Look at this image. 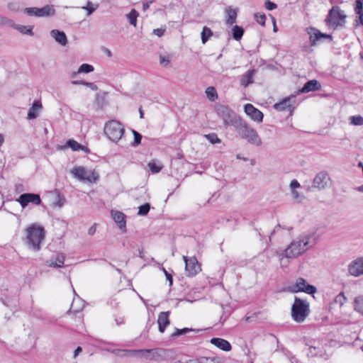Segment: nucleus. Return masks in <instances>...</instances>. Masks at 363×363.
I'll list each match as a JSON object with an SVG mask.
<instances>
[{
  "instance_id": "obj_7",
  "label": "nucleus",
  "mask_w": 363,
  "mask_h": 363,
  "mask_svg": "<svg viewBox=\"0 0 363 363\" xmlns=\"http://www.w3.org/2000/svg\"><path fill=\"white\" fill-rule=\"evenodd\" d=\"M216 110L218 115L222 118L225 126L232 125L235 127L241 120V118L238 116L235 113L227 106L218 104L216 106Z\"/></svg>"
},
{
  "instance_id": "obj_26",
  "label": "nucleus",
  "mask_w": 363,
  "mask_h": 363,
  "mask_svg": "<svg viewBox=\"0 0 363 363\" xmlns=\"http://www.w3.org/2000/svg\"><path fill=\"white\" fill-rule=\"evenodd\" d=\"M255 73V69H250L243 74L240 77V84L244 87H247L249 84L253 83Z\"/></svg>"
},
{
  "instance_id": "obj_49",
  "label": "nucleus",
  "mask_w": 363,
  "mask_h": 363,
  "mask_svg": "<svg viewBox=\"0 0 363 363\" xmlns=\"http://www.w3.org/2000/svg\"><path fill=\"white\" fill-rule=\"evenodd\" d=\"M191 329L188 328H184L182 329H176V331L172 334V337H176L177 336L186 334L187 332L191 331Z\"/></svg>"
},
{
  "instance_id": "obj_54",
  "label": "nucleus",
  "mask_w": 363,
  "mask_h": 363,
  "mask_svg": "<svg viewBox=\"0 0 363 363\" xmlns=\"http://www.w3.org/2000/svg\"><path fill=\"white\" fill-rule=\"evenodd\" d=\"M164 31H165V29L156 28V29L153 30V33L155 35H157L158 37H161V36H162L164 35Z\"/></svg>"
},
{
  "instance_id": "obj_3",
  "label": "nucleus",
  "mask_w": 363,
  "mask_h": 363,
  "mask_svg": "<svg viewBox=\"0 0 363 363\" xmlns=\"http://www.w3.org/2000/svg\"><path fill=\"white\" fill-rule=\"evenodd\" d=\"M311 312L309 303L296 296L291 306V318L296 323H303Z\"/></svg>"
},
{
  "instance_id": "obj_60",
  "label": "nucleus",
  "mask_w": 363,
  "mask_h": 363,
  "mask_svg": "<svg viewBox=\"0 0 363 363\" xmlns=\"http://www.w3.org/2000/svg\"><path fill=\"white\" fill-rule=\"evenodd\" d=\"M291 194H292L293 198L295 199H297L299 198V194L296 190H292L291 191Z\"/></svg>"
},
{
  "instance_id": "obj_16",
  "label": "nucleus",
  "mask_w": 363,
  "mask_h": 363,
  "mask_svg": "<svg viewBox=\"0 0 363 363\" xmlns=\"http://www.w3.org/2000/svg\"><path fill=\"white\" fill-rule=\"evenodd\" d=\"M307 33L309 35V41L311 46L315 45L322 38H328L332 40L331 35L323 33L319 30L313 27L308 28Z\"/></svg>"
},
{
  "instance_id": "obj_35",
  "label": "nucleus",
  "mask_w": 363,
  "mask_h": 363,
  "mask_svg": "<svg viewBox=\"0 0 363 363\" xmlns=\"http://www.w3.org/2000/svg\"><path fill=\"white\" fill-rule=\"evenodd\" d=\"M191 363H221V359L218 357H203L199 361L193 362Z\"/></svg>"
},
{
  "instance_id": "obj_10",
  "label": "nucleus",
  "mask_w": 363,
  "mask_h": 363,
  "mask_svg": "<svg viewBox=\"0 0 363 363\" xmlns=\"http://www.w3.org/2000/svg\"><path fill=\"white\" fill-rule=\"evenodd\" d=\"M73 176L80 181H87L93 183L99 179V175L94 171H86L83 167H76L71 169Z\"/></svg>"
},
{
  "instance_id": "obj_42",
  "label": "nucleus",
  "mask_w": 363,
  "mask_h": 363,
  "mask_svg": "<svg viewBox=\"0 0 363 363\" xmlns=\"http://www.w3.org/2000/svg\"><path fill=\"white\" fill-rule=\"evenodd\" d=\"M350 123L354 125H362L363 117L360 115L352 116L350 118Z\"/></svg>"
},
{
  "instance_id": "obj_12",
  "label": "nucleus",
  "mask_w": 363,
  "mask_h": 363,
  "mask_svg": "<svg viewBox=\"0 0 363 363\" xmlns=\"http://www.w3.org/2000/svg\"><path fill=\"white\" fill-rule=\"evenodd\" d=\"M331 185V179L326 171H320L315 176L312 187L322 191Z\"/></svg>"
},
{
  "instance_id": "obj_59",
  "label": "nucleus",
  "mask_w": 363,
  "mask_h": 363,
  "mask_svg": "<svg viewBox=\"0 0 363 363\" xmlns=\"http://www.w3.org/2000/svg\"><path fill=\"white\" fill-rule=\"evenodd\" d=\"M152 1H147L143 3V11H147L150 8V5L152 3Z\"/></svg>"
},
{
  "instance_id": "obj_27",
  "label": "nucleus",
  "mask_w": 363,
  "mask_h": 363,
  "mask_svg": "<svg viewBox=\"0 0 363 363\" xmlns=\"http://www.w3.org/2000/svg\"><path fill=\"white\" fill-rule=\"evenodd\" d=\"M353 306L354 310L363 316V295L354 298Z\"/></svg>"
},
{
  "instance_id": "obj_20",
  "label": "nucleus",
  "mask_w": 363,
  "mask_h": 363,
  "mask_svg": "<svg viewBox=\"0 0 363 363\" xmlns=\"http://www.w3.org/2000/svg\"><path fill=\"white\" fill-rule=\"evenodd\" d=\"M43 109V106L39 100H35L28 110L27 118L28 120L36 118Z\"/></svg>"
},
{
  "instance_id": "obj_51",
  "label": "nucleus",
  "mask_w": 363,
  "mask_h": 363,
  "mask_svg": "<svg viewBox=\"0 0 363 363\" xmlns=\"http://www.w3.org/2000/svg\"><path fill=\"white\" fill-rule=\"evenodd\" d=\"M277 5L274 2L270 1L269 0H267L265 2V8L269 11H272L277 9Z\"/></svg>"
},
{
  "instance_id": "obj_50",
  "label": "nucleus",
  "mask_w": 363,
  "mask_h": 363,
  "mask_svg": "<svg viewBox=\"0 0 363 363\" xmlns=\"http://www.w3.org/2000/svg\"><path fill=\"white\" fill-rule=\"evenodd\" d=\"M356 13H360L363 12V5L360 0H356V5L354 8Z\"/></svg>"
},
{
  "instance_id": "obj_62",
  "label": "nucleus",
  "mask_w": 363,
  "mask_h": 363,
  "mask_svg": "<svg viewBox=\"0 0 363 363\" xmlns=\"http://www.w3.org/2000/svg\"><path fill=\"white\" fill-rule=\"evenodd\" d=\"M357 14L359 15V21L360 24L363 26V12Z\"/></svg>"
},
{
  "instance_id": "obj_44",
  "label": "nucleus",
  "mask_w": 363,
  "mask_h": 363,
  "mask_svg": "<svg viewBox=\"0 0 363 363\" xmlns=\"http://www.w3.org/2000/svg\"><path fill=\"white\" fill-rule=\"evenodd\" d=\"M346 297L343 292H340L338 295H337L335 298V303L338 304L340 306H343V304L346 302Z\"/></svg>"
},
{
  "instance_id": "obj_5",
  "label": "nucleus",
  "mask_w": 363,
  "mask_h": 363,
  "mask_svg": "<svg viewBox=\"0 0 363 363\" xmlns=\"http://www.w3.org/2000/svg\"><path fill=\"white\" fill-rule=\"evenodd\" d=\"M104 131L110 140L117 143L124 134L125 129L123 124L119 121L111 120L106 123Z\"/></svg>"
},
{
  "instance_id": "obj_11",
  "label": "nucleus",
  "mask_w": 363,
  "mask_h": 363,
  "mask_svg": "<svg viewBox=\"0 0 363 363\" xmlns=\"http://www.w3.org/2000/svg\"><path fill=\"white\" fill-rule=\"evenodd\" d=\"M24 13L29 16L48 17L54 16L55 10L54 6L46 5L42 8L28 7L24 9Z\"/></svg>"
},
{
  "instance_id": "obj_39",
  "label": "nucleus",
  "mask_w": 363,
  "mask_h": 363,
  "mask_svg": "<svg viewBox=\"0 0 363 363\" xmlns=\"http://www.w3.org/2000/svg\"><path fill=\"white\" fill-rule=\"evenodd\" d=\"M147 166L152 173H158L162 169V166L160 163H157L155 161H150Z\"/></svg>"
},
{
  "instance_id": "obj_18",
  "label": "nucleus",
  "mask_w": 363,
  "mask_h": 363,
  "mask_svg": "<svg viewBox=\"0 0 363 363\" xmlns=\"http://www.w3.org/2000/svg\"><path fill=\"white\" fill-rule=\"evenodd\" d=\"M348 271L354 277L363 274V257H359L352 261L349 265Z\"/></svg>"
},
{
  "instance_id": "obj_53",
  "label": "nucleus",
  "mask_w": 363,
  "mask_h": 363,
  "mask_svg": "<svg viewBox=\"0 0 363 363\" xmlns=\"http://www.w3.org/2000/svg\"><path fill=\"white\" fill-rule=\"evenodd\" d=\"M162 271L164 273L167 279L169 282V286H172V282H173V279H172V274H169L164 267H162Z\"/></svg>"
},
{
  "instance_id": "obj_1",
  "label": "nucleus",
  "mask_w": 363,
  "mask_h": 363,
  "mask_svg": "<svg viewBox=\"0 0 363 363\" xmlns=\"http://www.w3.org/2000/svg\"><path fill=\"white\" fill-rule=\"evenodd\" d=\"M311 238V235L308 234L299 235L284 250V257L294 259L303 255L309 248L308 244Z\"/></svg>"
},
{
  "instance_id": "obj_28",
  "label": "nucleus",
  "mask_w": 363,
  "mask_h": 363,
  "mask_svg": "<svg viewBox=\"0 0 363 363\" xmlns=\"http://www.w3.org/2000/svg\"><path fill=\"white\" fill-rule=\"evenodd\" d=\"M13 28L19 31L22 34H26V35H31V36L33 35L32 26H22V25H18V24L15 23Z\"/></svg>"
},
{
  "instance_id": "obj_55",
  "label": "nucleus",
  "mask_w": 363,
  "mask_h": 363,
  "mask_svg": "<svg viewBox=\"0 0 363 363\" xmlns=\"http://www.w3.org/2000/svg\"><path fill=\"white\" fill-rule=\"evenodd\" d=\"M290 186L292 190H295L296 188H298L300 186V184L296 180L294 179L291 182Z\"/></svg>"
},
{
  "instance_id": "obj_57",
  "label": "nucleus",
  "mask_w": 363,
  "mask_h": 363,
  "mask_svg": "<svg viewBox=\"0 0 363 363\" xmlns=\"http://www.w3.org/2000/svg\"><path fill=\"white\" fill-rule=\"evenodd\" d=\"M115 321L118 325H121L125 323L123 317H116Z\"/></svg>"
},
{
  "instance_id": "obj_37",
  "label": "nucleus",
  "mask_w": 363,
  "mask_h": 363,
  "mask_svg": "<svg viewBox=\"0 0 363 363\" xmlns=\"http://www.w3.org/2000/svg\"><path fill=\"white\" fill-rule=\"evenodd\" d=\"M14 24L15 23L12 19H10L4 16H0V26L13 28Z\"/></svg>"
},
{
  "instance_id": "obj_58",
  "label": "nucleus",
  "mask_w": 363,
  "mask_h": 363,
  "mask_svg": "<svg viewBox=\"0 0 363 363\" xmlns=\"http://www.w3.org/2000/svg\"><path fill=\"white\" fill-rule=\"evenodd\" d=\"M96 233V224H94L91 226L88 230V234L89 235H93Z\"/></svg>"
},
{
  "instance_id": "obj_13",
  "label": "nucleus",
  "mask_w": 363,
  "mask_h": 363,
  "mask_svg": "<svg viewBox=\"0 0 363 363\" xmlns=\"http://www.w3.org/2000/svg\"><path fill=\"white\" fill-rule=\"evenodd\" d=\"M20 203L23 208H25L28 203L33 205H40L41 203V199L39 194L33 193H25L19 196L16 200Z\"/></svg>"
},
{
  "instance_id": "obj_33",
  "label": "nucleus",
  "mask_w": 363,
  "mask_h": 363,
  "mask_svg": "<svg viewBox=\"0 0 363 363\" xmlns=\"http://www.w3.org/2000/svg\"><path fill=\"white\" fill-rule=\"evenodd\" d=\"M201 35L202 43L205 44L209 40V38L213 35V32L209 28L204 26L203 28Z\"/></svg>"
},
{
  "instance_id": "obj_41",
  "label": "nucleus",
  "mask_w": 363,
  "mask_h": 363,
  "mask_svg": "<svg viewBox=\"0 0 363 363\" xmlns=\"http://www.w3.org/2000/svg\"><path fill=\"white\" fill-rule=\"evenodd\" d=\"M204 137L211 143V144H216V143H220L221 140L220 138H218V135L215 133H209L207 135H205Z\"/></svg>"
},
{
  "instance_id": "obj_30",
  "label": "nucleus",
  "mask_w": 363,
  "mask_h": 363,
  "mask_svg": "<svg viewBox=\"0 0 363 363\" xmlns=\"http://www.w3.org/2000/svg\"><path fill=\"white\" fill-rule=\"evenodd\" d=\"M232 33L233 38L235 40H240L244 34V29L241 26L235 25L232 28Z\"/></svg>"
},
{
  "instance_id": "obj_56",
  "label": "nucleus",
  "mask_w": 363,
  "mask_h": 363,
  "mask_svg": "<svg viewBox=\"0 0 363 363\" xmlns=\"http://www.w3.org/2000/svg\"><path fill=\"white\" fill-rule=\"evenodd\" d=\"M65 199L64 197H61L59 196V199L57 201L56 204L59 207H62L65 204Z\"/></svg>"
},
{
  "instance_id": "obj_19",
  "label": "nucleus",
  "mask_w": 363,
  "mask_h": 363,
  "mask_svg": "<svg viewBox=\"0 0 363 363\" xmlns=\"http://www.w3.org/2000/svg\"><path fill=\"white\" fill-rule=\"evenodd\" d=\"M210 342L225 352H229L232 350L230 343L223 338L213 337L211 339Z\"/></svg>"
},
{
  "instance_id": "obj_38",
  "label": "nucleus",
  "mask_w": 363,
  "mask_h": 363,
  "mask_svg": "<svg viewBox=\"0 0 363 363\" xmlns=\"http://www.w3.org/2000/svg\"><path fill=\"white\" fill-rule=\"evenodd\" d=\"M77 298H78V300H77V301H78L79 303H81V306H75V303H76V301H76V299H75V298H74V300H73V301H72V305H71L70 309H69V312H68V313H72V312H73V313H79V312H80V311H82V307H83V301H82V299H81L78 296H77Z\"/></svg>"
},
{
  "instance_id": "obj_31",
  "label": "nucleus",
  "mask_w": 363,
  "mask_h": 363,
  "mask_svg": "<svg viewBox=\"0 0 363 363\" xmlns=\"http://www.w3.org/2000/svg\"><path fill=\"white\" fill-rule=\"evenodd\" d=\"M138 16V12L133 9L130 11L129 13L126 15V17L128 19L130 24L135 27L137 25V18Z\"/></svg>"
},
{
  "instance_id": "obj_63",
  "label": "nucleus",
  "mask_w": 363,
  "mask_h": 363,
  "mask_svg": "<svg viewBox=\"0 0 363 363\" xmlns=\"http://www.w3.org/2000/svg\"><path fill=\"white\" fill-rule=\"evenodd\" d=\"M4 142V135L0 133V147L3 145Z\"/></svg>"
},
{
  "instance_id": "obj_17",
  "label": "nucleus",
  "mask_w": 363,
  "mask_h": 363,
  "mask_svg": "<svg viewBox=\"0 0 363 363\" xmlns=\"http://www.w3.org/2000/svg\"><path fill=\"white\" fill-rule=\"evenodd\" d=\"M244 110L245 113L249 116L252 120L260 123L263 119V113L253 105L247 104L245 105Z\"/></svg>"
},
{
  "instance_id": "obj_14",
  "label": "nucleus",
  "mask_w": 363,
  "mask_h": 363,
  "mask_svg": "<svg viewBox=\"0 0 363 363\" xmlns=\"http://www.w3.org/2000/svg\"><path fill=\"white\" fill-rule=\"evenodd\" d=\"M295 103L296 96L291 95L288 97L284 98L281 101L276 103L274 105V109L279 111H289L290 112V115H291L295 108Z\"/></svg>"
},
{
  "instance_id": "obj_2",
  "label": "nucleus",
  "mask_w": 363,
  "mask_h": 363,
  "mask_svg": "<svg viewBox=\"0 0 363 363\" xmlns=\"http://www.w3.org/2000/svg\"><path fill=\"white\" fill-rule=\"evenodd\" d=\"M26 238L25 243L29 249L33 251H39L41 248V243L45 238L44 228L37 224H33L26 230Z\"/></svg>"
},
{
  "instance_id": "obj_45",
  "label": "nucleus",
  "mask_w": 363,
  "mask_h": 363,
  "mask_svg": "<svg viewBox=\"0 0 363 363\" xmlns=\"http://www.w3.org/2000/svg\"><path fill=\"white\" fill-rule=\"evenodd\" d=\"M98 5H94L91 1H88L86 6H82V9L87 11V16H90L96 9Z\"/></svg>"
},
{
  "instance_id": "obj_46",
  "label": "nucleus",
  "mask_w": 363,
  "mask_h": 363,
  "mask_svg": "<svg viewBox=\"0 0 363 363\" xmlns=\"http://www.w3.org/2000/svg\"><path fill=\"white\" fill-rule=\"evenodd\" d=\"M72 84H83L84 86H86L88 87H89L92 90H97L98 87L97 86L93 83V82H84V81H73L72 82Z\"/></svg>"
},
{
  "instance_id": "obj_64",
  "label": "nucleus",
  "mask_w": 363,
  "mask_h": 363,
  "mask_svg": "<svg viewBox=\"0 0 363 363\" xmlns=\"http://www.w3.org/2000/svg\"><path fill=\"white\" fill-rule=\"evenodd\" d=\"M357 190L363 193V184L357 188Z\"/></svg>"
},
{
  "instance_id": "obj_4",
  "label": "nucleus",
  "mask_w": 363,
  "mask_h": 363,
  "mask_svg": "<svg viewBox=\"0 0 363 363\" xmlns=\"http://www.w3.org/2000/svg\"><path fill=\"white\" fill-rule=\"evenodd\" d=\"M234 128L241 138L247 140L250 144L257 146L261 145L262 140L257 131L250 127L247 122L243 121L242 118Z\"/></svg>"
},
{
  "instance_id": "obj_40",
  "label": "nucleus",
  "mask_w": 363,
  "mask_h": 363,
  "mask_svg": "<svg viewBox=\"0 0 363 363\" xmlns=\"http://www.w3.org/2000/svg\"><path fill=\"white\" fill-rule=\"evenodd\" d=\"M150 210V204L149 203H145V204L139 206V210L138 212V215L140 216H145L147 215Z\"/></svg>"
},
{
  "instance_id": "obj_9",
  "label": "nucleus",
  "mask_w": 363,
  "mask_h": 363,
  "mask_svg": "<svg viewBox=\"0 0 363 363\" xmlns=\"http://www.w3.org/2000/svg\"><path fill=\"white\" fill-rule=\"evenodd\" d=\"M287 291L291 293L304 292L308 294H314L317 291L315 286L307 283L306 280L299 277L296 280L294 285L289 286Z\"/></svg>"
},
{
  "instance_id": "obj_61",
  "label": "nucleus",
  "mask_w": 363,
  "mask_h": 363,
  "mask_svg": "<svg viewBox=\"0 0 363 363\" xmlns=\"http://www.w3.org/2000/svg\"><path fill=\"white\" fill-rule=\"evenodd\" d=\"M82 352V347H77L74 352V357H76Z\"/></svg>"
},
{
  "instance_id": "obj_8",
  "label": "nucleus",
  "mask_w": 363,
  "mask_h": 363,
  "mask_svg": "<svg viewBox=\"0 0 363 363\" xmlns=\"http://www.w3.org/2000/svg\"><path fill=\"white\" fill-rule=\"evenodd\" d=\"M164 350L162 348H155V349H145V350H113V352L116 354H119L121 352H136L140 354V355L147 359L150 360H158L160 359L164 354Z\"/></svg>"
},
{
  "instance_id": "obj_6",
  "label": "nucleus",
  "mask_w": 363,
  "mask_h": 363,
  "mask_svg": "<svg viewBox=\"0 0 363 363\" xmlns=\"http://www.w3.org/2000/svg\"><path fill=\"white\" fill-rule=\"evenodd\" d=\"M346 15L338 6H333L325 18V23L330 28L342 27L345 23Z\"/></svg>"
},
{
  "instance_id": "obj_15",
  "label": "nucleus",
  "mask_w": 363,
  "mask_h": 363,
  "mask_svg": "<svg viewBox=\"0 0 363 363\" xmlns=\"http://www.w3.org/2000/svg\"><path fill=\"white\" fill-rule=\"evenodd\" d=\"M185 262L186 274L189 277H194L201 271V266L195 257L188 258L183 257Z\"/></svg>"
},
{
  "instance_id": "obj_21",
  "label": "nucleus",
  "mask_w": 363,
  "mask_h": 363,
  "mask_svg": "<svg viewBox=\"0 0 363 363\" xmlns=\"http://www.w3.org/2000/svg\"><path fill=\"white\" fill-rule=\"evenodd\" d=\"M321 85L316 79H312L307 82L298 91L301 93H308L320 89Z\"/></svg>"
},
{
  "instance_id": "obj_52",
  "label": "nucleus",
  "mask_w": 363,
  "mask_h": 363,
  "mask_svg": "<svg viewBox=\"0 0 363 363\" xmlns=\"http://www.w3.org/2000/svg\"><path fill=\"white\" fill-rule=\"evenodd\" d=\"M170 60L169 58L167 57L160 56V63L164 67L168 66L169 64Z\"/></svg>"
},
{
  "instance_id": "obj_34",
  "label": "nucleus",
  "mask_w": 363,
  "mask_h": 363,
  "mask_svg": "<svg viewBox=\"0 0 363 363\" xmlns=\"http://www.w3.org/2000/svg\"><path fill=\"white\" fill-rule=\"evenodd\" d=\"M67 146L70 147L73 151H79L80 150H84V147L77 143L76 140L69 139L67 142Z\"/></svg>"
},
{
  "instance_id": "obj_47",
  "label": "nucleus",
  "mask_w": 363,
  "mask_h": 363,
  "mask_svg": "<svg viewBox=\"0 0 363 363\" xmlns=\"http://www.w3.org/2000/svg\"><path fill=\"white\" fill-rule=\"evenodd\" d=\"M94 70L92 65L89 64H82L78 70V72L89 73Z\"/></svg>"
},
{
  "instance_id": "obj_24",
  "label": "nucleus",
  "mask_w": 363,
  "mask_h": 363,
  "mask_svg": "<svg viewBox=\"0 0 363 363\" xmlns=\"http://www.w3.org/2000/svg\"><path fill=\"white\" fill-rule=\"evenodd\" d=\"M306 345L308 347V356L321 357L323 355V347L318 342L317 344L315 342H313V344L306 343Z\"/></svg>"
},
{
  "instance_id": "obj_36",
  "label": "nucleus",
  "mask_w": 363,
  "mask_h": 363,
  "mask_svg": "<svg viewBox=\"0 0 363 363\" xmlns=\"http://www.w3.org/2000/svg\"><path fill=\"white\" fill-rule=\"evenodd\" d=\"M206 94L211 101H214L218 98V94L213 86H209L206 89Z\"/></svg>"
},
{
  "instance_id": "obj_22",
  "label": "nucleus",
  "mask_w": 363,
  "mask_h": 363,
  "mask_svg": "<svg viewBox=\"0 0 363 363\" xmlns=\"http://www.w3.org/2000/svg\"><path fill=\"white\" fill-rule=\"evenodd\" d=\"M169 312L167 311L161 312L158 315L157 323L160 333H164L166 327L169 325Z\"/></svg>"
},
{
  "instance_id": "obj_48",
  "label": "nucleus",
  "mask_w": 363,
  "mask_h": 363,
  "mask_svg": "<svg viewBox=\"0 0 363 363\" xmlns=\"http://www.w3.org/2000/svg\"><path fill=\"white\" fill-rule=\"evenodd\" d=\"M255 18L259 24L262 26L265 25L266 16L264 13H256L255 14Z\"/></svg>"
},
{
  "instance_id": "obj_25",
  "label": "nucleus",
  "mask_w": 363,
  "mask_h": 363,
  "mask_svg": "<svg viewBox=\"0 0 363 363\" xmlns=\"http://www.w3.org/2000/svg\"><path fill=\"white\" fill-rule=\"evenodd\" d=\"M111 215L114 221L118 225L119 228L125 229L126 226L125 215L120 211H111Z\"/></svg>"
},
{
  "instance_id": "obj_43",
  "label": "nucleus",
  "mask_w": 363,
  "mask_h": 363,
  "mask_svg": "<svg viewBox=\"0 0 363 363\" xmlns=\"http://www.w3.org/2000/svg\"><path fill=\"white\" fill-rule=\"evenodd\" d=\"M132 132H133V134L134 136V140L132 143V145L133 147H137L138 145H139L140 144L143 137L140 133H139L138 132H137L135 130H133Z\"/></svg>"
},
{
  "instance_id": "obj_23",
  "label": "nucleus",
  "mask_w": 363,
  "mask_h": 363,
  "mask_svg": "<svg viewBox=\"0 0 363 363\" xmlns=\"http://www.w3.org/2000/svg\"><path fill=\"white\" fill-rule=\"evenodd\" d=\"M50 35L61 45L65 46L67 45V38L63 31H60L57 29H53L50 31Z\"/></svg>"
},
{
  "instance_id": "obj_29",
  "label": "nucleus",
  "mask_w": 363,
  "mask_h": 363,
  "mask_svg": "<svg viewBox=\"0 0 363 363\" xmlns=\"http://www.w3.org/2000/svg\"><path fill=\"white\" fill-rule=\"evenodd\" d=\"M227 17H226V23L228 25H233L236 21L237 18V11L235 9H227Z\"/></svg>"
},
{
  "instance_id": "obj_32",
  "label": "nucleus",
  "mask_w": 363,
  "mask_h": 363,
  "mask_svg": "<svg viewBox=\"0 0 363 363\" xmlns=\"http://www.w3.org/2000/svg\"><path fill=\"white\" fill-rule=\"evenodd\" d=\"M65 256L62 254H58L55 261H51L49 264L50 267H62L64 264Z\"/></svg>"
}]
</instances>
